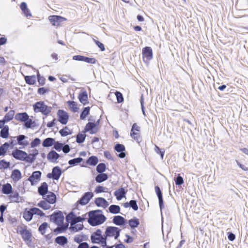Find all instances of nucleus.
<instances>
[{
	"mask_svg": "<svg viewBox=\"0 0 248 248\" xmlns=\"http://www.w3.org/2000/svg\"><path fill=\"white\" fill-rule=\"evenodd\" d=\"M100 210H96L90 211L88 213V223L93 226H95L104 223L106 220L104 215L101 214Z\"/></svg>",
	"mask_w": 248,
	"mask_h": 248,
	"instance_id": "obj_1",
	"label": "nucleus"
},
{
	"mask_svg": "<svg viewBox=\"0 0 248 248\" xmlns=\"http://www.w3.org/2000/svg\"><path fill=\"white\" fill-rule=\"evenodd\" d=\"M33 108L35 112H41L45 115H48L52 110V107L47 106L43 101L37 102L33 105Z\"/></svg>",
	"mask_w": 248,
	"mask_h": 248,
	"instance_id": "obj_2",
	"label": "nucleus"
},
{
	"mask_svg": "<svg viewBox=\"0 0 248 248\" xmlns=\"http://www.w3.org/2000/svg\"><path fill=\"white\" fill-rule=\"evenodd\" d=\"M93 243L101 244L102 247L106 246V237L102 235V232L100 229H97L91 236Z\"/></svg>",
	"mask_w": 248,
	"mask_h": 248,
	"instance_id": "obj_3",
	"label": "nucleus"
},
{
	"mask_svg": "<svg viewBox=\"0 0 248 248\" xmlns=\"http://www.w3.org/2000/svg\"><path fill=\"white\" fill-rule=\"evenodd\" d=\"M130 136L132 139L140 143L142 140L140 135V127L136 123L133 124L130 131Z\"/></svg>",
	"mask_w": 248,
	"mask_h": 248,
	"instance_id": "obj_4",
	"label": "nucleus"
},
{
	"mask_svg": "<svg viewBox=\"0 0 248 248\" xmlns=\"http://www.w3.org/2000/svg\"><path fill=\"white\" fill-rule=\"evenodd\" d=\"M64 217L63 213L60 211L55 212L50 216V221L57 225H60L62 224L64 221Z\"/></svg>",
	"mask_w": 248,
	"mask_h": 248,
	"instance_id": "obj_5",
	"label": "nucleus"
},
{
	"mask_svg": "<svg viewBox=\"0 0 248 248\" xmlns=\"http://www.w3.org/2000/svg\"><path fill=\"white\" fill-rule=\"evenodd\" d=\"M121 230L116 227H108L105 231V236L106 239L108 237L114 236L115 239H117L120 236Z\"/></svg>",
	"mask_w": 248,
	"mask_h": 248,
	"instance_id": "obj_6",
	"label": "nucleus"
},
{
	"mask_svg": "<svg viewBox=\"0 0 248 248\" xmlns=\"http://www.w3.org/2000/svg\"><path fill=\"white\" fill-rule=\"evenodd\" d=\"M48 18L51 24L53 26L56 27L61 26L62 23L67 20L64 17L56 15L50 16Z\"/></svg>",
	"mask_w": 248,
	"mask_h": 248,
	"instance_id": "obj_7",
	"label": "nucleus"
},
{
	"mask_svg": "<svg viewBox=\"0 0 248 248\" xmlns=\"http://www.w3.org/2000/svg\"><path fill=\"white\" fill-rule=\"evenodd\" d=\"M99 124V120H98L96 123H88L84 128V131L89 132L90 134H95L98 130V126Z\"/></svg>",
	"mask_w": 248,
	"mask_h": 248,
	"instance_id": "obj_8",
	"label": "nucleus"
},
{
	"mask_svg": "<svg viewBox=\"0 0 248 248\" xmlns=\"http://www.w3.org/2000/svg\"><path fill=\"white\" fill-rule=\"evenodd\" d=\"M66 220L70 223L77 224L85 220L84 217H77L73 212H70L66 216Z\"/></svg>",
	"mask_w": 248,
	"mask_h": 248,
	"instance_id": "obj_9",
	"label": "nucleus"
},
{
	"mask_svg": "<svg viewBox=\"0 0 248 248\" xmlns=\"http://www.w3.org/2000/svg\"><path fill=\"white\" fill-rule=\"evenodd\" d=\"M57 115L59 122L62 124H66L69 120V115L65 111L59 109L57 111Z\"/></svg>",
	"mask_w": 248,
	"mask_h": 248,
	"instance_id": "obj_10",
	"label": "nucleus"
},
{
	"mask_svg": "<svg viewBox=\"0 0 248 248\" xmlns=\"http://www.w3.org/2000/svg\"><path fill=\"white\" fill-rule=\"evenodd\" d=\"M62 173L61 169L56 166L52 169V173H49L47 174L48 178H52L54 180H58Z\"/></svg>",
	"mask_w": 248,
	"mask_h": 248,
	"instance_id": "obj_11",
	"label": "nucleus"
},
{
	"mask_svg": "<svg viewBox=\"0 0 248 248\" xmlns=\"http://www.w3.org/2000/svg\"><path fill=\"white\" fill-rule=\"evenodd\" d=\"M41 172L40 171H35L29 177L28 181H29L31 185H36L39 181L40 180L41 176Z\"/></svg>",
	"mask_w": 248,
	"mask_h": 248,
	"instance_id": "obj_12",
	"label": "nucleus"
},
{
	"mask_svg": "<svg viewBox=\"0 0 248 248\" xmlns=\"http://www.w3.org/2000/svg\"><path fill=\"white\" fill-rule=\"evenodd\" d=\"M93 194L92 192H87L84 194L82 197L78 201V202L81 205L87 204L90 200L93 197Z\"/></svg>",
	"mask_w": 248,
	"mask_h": 248,
	"instance_id": "obj_13",
	"label": "nucleus"
},
{
	"mask_svg": "<svg viewBox=\"0 0 248 248\" xmlns=\"http://www.w3.org/2000/svg\"><path fill=\"white\" fill-rule=\"evenodd\" d=\"M142 58L146 61H150L153 58V51L150 46H146L142 50Z\"/></svg>",
	"mask_w": 248,
	"mask_h": 248,
	"instance_id": "obj_14",
	"label": "nucleus"
},
{
	"mask_svg": "<svg viewBox=\"0 0 248 248\" xmlns=\"http://www.w3.org/2000/svg\"><path fill=\"white\" fill-rule=\"evenodd\" d=\"M20 233L22 235V237L26 243L27 245H30L31 242V238L32 234L31 232L26 229H22L20 231Z\"/></svg>",
	"mask_w": 248,
	"mask_h": 248,
	"instance_id": "obj_15",
	"label": "nucleus"
},
{
	"mask_svg": "<svg viewBox=\"0 0 248 248\" xmlns=\"http://www.w3.org/2000/svg\"><path fill=\"white\" fill-rule=\"evenodd\" d=\"M126 192L127 191L124 187H121L114 192V195L118 201H120L122 198L125 197Z\"/></svg>",
	"mask_w": 248,
	"mask_h": 248,
	"instance_id": "obj_16",
	"label": "nucleus"
},
{
	"mask_svg": "<svg viewBox=\"0 0 248 248\" xmlns=\"http://www.w3.org/2000/svg\"><path fill=\"white\" fill-rule=\"evenodd\" d=\"M78 98L80 102L84 105L89 103L88 94L86 91L80 92L78 95Z\"/></svg>",
	"mask_w": 248,
	"mask_h": 248,
	"instance_id": "obj_17",
	"label": "nucleus"
},
{
	"mask_svg": "<svg viewBox=\"0 0 248 248\" xmlns=\"http://www.w3.org/2000/svg\"><path fill=\"white\" fill-rule=\"evenodd\" d=\"M155 193L157 195V196L158 198L159 205L160 210H161L162 209L163 207H164L163 200L162 192H161L159 187L158 186H155Z\"/></svg>",
	"mask_w": 248,
	"mask_h": 248,
	"instance_id": "obj_18",
	"label": "nucleus"
},
{
	"mask_svg": "<svg viewBox=\"0 0 248 248\" xmlns=\"http://www.w3.org/2000/svg\"><path fill=\"white\" fill-rule=\"evenodd\" d=\"M38 192L42 196H45L48 192V185L46 183L44 182L41 184V186L38 188Z\"/></svg>",
	"mask_w": 248,
	"mask_h": 248,
	"instance_id": "obj_19",
	"label": "nucleus"
},
{
	"mask_svg": "<svg viewBox=\"0 0 248 248\" xmlns=\"http://www.w3.org/2000/svg\"><path fill=\"white\" fill-rule=\"evenodd\" d=\"M66 104L69 109L73 112H77L78 110V103L74 101H68Z\"/></svg>",
	"mask_w": 248,
	"mask_h": 248,
	"instance_id": "obj_20",
	"label": "nucleus"
},
{
	"mask_svg": "<svg viewBox=\"0 0 248 248\" xmlns=\"http://www.w3.org/2000/svg\"><path fill=\"white\" fill-rule=\"evenodd\" d=\"M95 203L98 207H102L104 208L108 205V202L103 198H97L95 200Z\"/></svg>",
	"mask_w": 248,
	"mask_h": 248,
	"instance_id": "obj_21",
	"label": "nucleus"
},
{
	"mask_svg": "<svg viewBox=\"0 0 248 248\" xmlns=\"http://www.w3.org/2000/svg\"><path fill=\"white\" fill-rule=\"evenodd\" d=\"M11 145V148H13L14 146L13 142L11 141L10 143L5 142L0 147V155H4Z\"/></svg>",
	"mask_w": 248,
	"mask_h": 248,
	"instance_id": "obj_22",
	"label": "nucleus"
},
{
	"mask_svg": "<svg viewBox=\"0 0 248 248\" xmlns=\"http://www.w3.org/2000/svg\"><path fill=\"white\" fill-rule=\"evenodd\" d=\"M44 199L50 204H53L55 203L56 201V195L52 192H48L47 195L46 196V198H44Z\"/></svg>",
	"mask_w": 248,
	"mask_h": 248,
	"instance_id": "obj_23",
	"label": "nucleus"
},
{
	"mask_svg": "<svg viewBox=\"0 0 248 248\" xmlns=\"http://www.w3.org/2000/svg\"><path fill=\"white\" fill-rule=\"evenodd\" d=\"M16 159L32 163L35 159V156H13Z\"/></svg>",
	"mask_w": 248,
	"mask_h": 248,
	"instance_id": "obj_24",
	"label": "nucleus"
},
{
	"mask_svg": "<svg viewBox=\"0 0 248 248\" xmlns=\"http://www.w3.org/2000/svg\"><path fill=\"white\" fill-rule=\"evenodd\" d=\"M57 226L58 227L54 230V232L56 235L62 233L66 230L68 226V224L67 223L66 224H63V223L62 224Z\"/></svg>",
	"mask_w": 248,
	"mask_h": 248,
	"instance_id": "obj_25",
	"label": "nucleus"
},
{
	"mask_svg": "<svg viewBox=\"0 0 248 248\" xmlns=\"http://www.w3.org/2000/svg\"><path fill=\"white\" fill-rule=\"evenodd\" d=\"M32 208H31L29 210H27V209L25 210V211L23 212V217L27 221H31L33 217V216L34 215V214L33 213Z\"/></svg>",
	"mask_w": 248,
	"mask_h": 248,
	"instance_id": "obj_26",
	"label": "nucleus"
},
{
	"mask_svg": "<svg viewBox=\"0 0 248 248\" xmlns=\"http://www.w3.org/2000/svg\"><path fill=\"white\" fill-rule=\"evenodd\" d=\"M125 222V219L121 216H114L113 219V222L118 226L124 225Z\"/></svg>",
	"mask_w": 248,
	"mask_h": 248,
	"instance_id": "obj_27",
	"label": "nucleus"
},
{
	"mask_svg": "<svg viewBox=\"0 0 248 248\" xmlns=\"http://www.w3.org/2000/svg\"><path fill=\"white\" fill-rule=\"evenodd\" d=\"M14 181L16 182L21 178V173L19 170L15 169L13 170L11 176Z\"/></svg>",
	"mask_w": 248,
	"mask_h": 248,
	"instance_id": "obj_28",
	"label": "nucleus"
},
{
	"mask_svg": "<svg viewBox=\"0 0 248 248\" xmlns=\"http://www.w3.org/2000/svg\"><path fill=\"white\" fill-rule=\"evenodd\" d=\"M125 208L131 207L134 211L138 210V206L135 200H131L129 202H126L124 204Z\"/></svg>",
	"mask_w": 248,
	"mask_h": 248,
	"instance_id": "obj_29",
	"label": "nucleus"
},
{
	"mask_svg": "<svg viewBox=\"0 0 248 248\" xmlns=\"http://www.w3.org/2000/svg\"><path fill=\"white\" fill-rule=\"evenodd\" d=\"M84 225L82 223L73 224L70 223V229L76 232L83 229Z\"/></svg>",
	"mask_w": 248,
	"mask_h": 248,
	"instance_id": "obj_30",
	"label": "nucleus"
},
{
	"mask_svg": "<svg viewBox=\"0 0 248 248\" xmlns=\"http://www.w3.org/2000/svg\"><path fill=\"white\" fill-rule=\"evenodd\" d=\"M55 242L60 245L64 246L67 243L68 240L65 236H60L55 238Z\"/></svg>",
	"mask_w": 248,
	"mask_h": 248,
	"instance_id": "obj_31",
	"label": "nucleus"
},
{
	"mask_svg": "<svg viewBox=\"0 0 248 248\" xmlns=\"http://www.w3.org/2000/svg\"><path fill=\"white\" fill-rule=\"evenodd\" d=\"M108 179L107 174L104 173H100L95 177V181L97 183H102Z\"/></svg>",
	"mask_w": 248,
	"mask_h": 248,
	"instance_id": "obj_32",
	"label": "nucleus"
},
{
	"mask_svg": "<svg viewBox=\"0 0 248 248\" xmlns=\"http://www.w3.org/2000/svg\"><path fill=\"white\" fill-rule=\"evenodd\" d=\"M12 187L10 184L7 183L2 186V192L4 194H9L12 193Z\"/></svg>",
	"mask_w": 248,
	"mask_h": 248,
	"instance_id": "obj_33",
	"label": "nucleus"
},
{
	"mask_svg": "<svg viewBox=\"0 0 248 248\" xmlns=\"http://www.w3.org/2000/svg\"><path fill=\"white\" fill-rule=\"evenodd\" d=\"M29 116L27 113H19L16 115L15 118L17 121L24 122L28 119Z\"/></svg>",
	"mask_w": 248,
	"mask_h": 248,
	"instance_id": "obj_34",
	"label": "nucleus"
},
{
	"mask_svg": "<svg viewBox=\"0 0 248 248\" xmlns=\"http://www.w3.org/2000/svg\"><path fill=\"white\" fill-rule=\"evenodd\" d=\"M26 82L29 85H33L35 83L36 78L35 75L27 76L25 77Z\"/></svg>",
	"mask_w": 248,
	"mask_h": 248,
	"instance_id": "obj_35",
	"label": "nucleus"
},
{
	"mask_svg": "<svg viewBox=\"0 0 248 248\" xmlns=\"http://www.w3.org/2000/svg\"><path fill=\"white\" fill-rule=\"evenodd\" d=\"M15 110H11L6 114L3 119L5 121L6 123L8 122L13 119L14 116L15 115Z\"/></svg>",
	"mask_w": 248,
	"mask_h": 248,
	"instance_id": "obj_36",
	"label": "nucleus"
},
{
	"mask_svg": "<svg viewBox=\"0 0 248 248\" xmlns=\"http://www.w3.org/2000/svg\"><path fill=\"white\" fill-rule=\"evenodd\" d=\"M55 143V140L52 138H47L43 142V146L44 147H50L53 145Z\"/></svg>",
	"mask_w": 248,
	"mask_h": 248,
	"instance_id": "obj_37",
	"label": "nucleus"
},
{
	"mask_svg": "<svg viewBox=\"0 0 248 248\" xmlns=\"http://www.w3.org/2000/svg\"><path fill=\"white\" fill-rule=\"evenodd\" d=\"M17 143L23 146H27L28 142L27 141H23L25 139V136L23 135H20L17 137Z\"/></svg>",
	"mask_w": 248,
	"mask_h": 248,
	"instance_id": "obj_38",
	"label": "nucleus"
},
{
	"mask_svg": "<svg viewBox=\"0 0 248 248\" xmlns=\"http://www.w3.org/2000/svg\"><path fill=\"white\" fill-rule=\"evenodd\" d=\"M37 206L42 208L44 210L49 209L51 207L50 203L46 201H41L38 203Z\"/></svg>",
	"mask_w": 248,
	"mask_h": 248,
	"instance_id": "obj_39",
	"label": "nucleus"
},
{
	"mask_svg": "<svg viewBox=\"0 0 248 248\" xmlns=\"http://www.w3.org/2000/svg\"><path fill=\"white\" fill-rule=\"evenodd\" d=\"M114 149L118 152L121 153L119 155H125V154L124 152L125 150V147L123 144H116L115 145Z\"/></svg>",
	"mask_w": 248,
	"mask_h": 248,
	"instance_id": "obj_40",
	"label": "nucleus"
},
{
	"mask_svg": "<svg viewBox=\"0 0 248 248\" xmlns=\"http://www.w3.org/2000/svg\"><path fill=\"white\" fill-rule=\"evenodd\" d=\"M9 196V199L13 202H18L19 200V195L18 192H14Z\"/></svg>",
	"mask_w": 248,
	"mask_h": 248,
	"instance_id": "obj_41",
	"label": "nucleus"
},
{
	"mask_svg": "<svg viewBox=\"0 0 248 248\" xmlns=\"http://www.w3.org/2000/svg\"><path fill=\"white\" fill-rule=\"evenodd\" d=\"M108 210L110 213L115 214L120 213V207L119 205H111L109 207Z\"/></svg>",
	"mask_w": 248,
	"mask_h": 248,
	"instance_id": "obj_42",
	"label": "nucleus"
},
{
	"mask_svg": "<svg viewBox=\"0 0 248 248\" xmlns=\"http://www.w3.org/2000/svg\"><path fill=\"white\" fill-rule=\"evenodd\" d=\"M0 136L2 138L6 139L9 136V127L7 126L2 128L0 132Z\"/></svg>",
	"mask_w": 248,
	"mask_h": 248,
	"instance_id": "obj_43",
	"label": "nucleus"
},
{
	"mask_svg": "<svg viewBox=\"0 0 248 248\" xmlns=\"http://www.w3.org/2000/svg\"><path fill=\"white\" fill-rule=\"evenodd\" d=\"M98 162V159L96 156H91L87 161V163L92 166H95Z\"/></svg>",
	"mask_w": 248,
	"mask_h": 248,
	"instance_id": "obj_44",
	"label": "nucleus"
},
{
	"mask_svg": "<svg viewBox=\"0 0 248 248\" xmlns=\"http://www.w3.org/2000/svg\"><path fill=\"white\" fill-rule=\"evenodd\" d=\"M90 110V107H88L85 108L80 114V119L84 120L86 118V117L89 114Z\"/></svg>",
	"mask_w": 248,
	"mask_h": 248,
	"instance_id": "obj_45",
	"label": "nucleus"
},
{
	"mask_svg": "<svg viewBox=\"0 0 248 248\" xmlns=\"http://www.w3.org/2000/svg\"><path fill=\"white\" fill-rule=\"evenodd\" d=\"M59 133L62 137H65L71 134L69 129L67 126H65L63 128L61 129L59 131Z\"/></svg>",
	"mask_w": 248,
	"mask_h": 248,
	"instance_id": "obj_46",
	"label": "nucleus"
},
{
	"mask_svg": "<svg viewBox=\"0 0 248 248\" xmlns=\"http://www.w3.org/2000/svg\"><path fill=\"white\" fill-rule=\"evenodd\" d=\"M48 227L47 222L43 223L38 228V231L42 234H44L46 233V230Z\"/></svg>",
	"mask_w": 248,
	"mask_h": 248,
	"instance_id": "obj_47",
	"label": "nucleus"
},
{
	"mask_svg": "<svg viewBox=\"0 0 248 248\" xmlns=\"http://www.w3.org/2000/svg\"><path fill=\"white\" fill-rule=\"evenodd\" d=\"M83 159L81 157L75 158L69 160L68 163L71 166H75L78 164L80 163L82 161Z\"/></svg>",
	"mask_w": 248,
	"mask_h": 248,
	"instance_id": "obj_48",
	"label": "nucleus"
},
{
	"mask_svg": "<svg viewBox=\"0 0 248 248\" xmlns=\"http://www.w3.org/2000/svg\"><path fill=\"white\" fill-rule=\"evenodd\" d=\"M10 163L9 162L6 161L3 159L0 161V169L5 170L10 167Z\"/></svg>",
	"mask_w": 248,
	"mask_h": 248,
	"instance_id": "obj_49",
	"label": "nucleus"
},
{
	"mask_svg": "<svg viewBox=\"0 0 248 248\" xmlns=\"http://www.w3.org/2000/svg\"><path fill=\"white\" fill-rule=\"evenodd\" d=\"M86 135L84 133H78L77 136L76 141L78 143H82L85 139Z\"/></svg>",
	"mask_w": 248,
	"mask_h": 248,
	"instance_id": "obj_50",
	"label": "nucleus"
},
{
	"mask_svg": "<svg viewBox=\"0 0 248 248\" xmlns=\"http://www.w3.org/2000/svg\"><path fill=\"white\" fill-rule=\"evenodd\" d=\"M106 165L103 163H99L96 167V171L98 173H103L106 170Z\"/></svg>",
	"mask_w": 248,
	"mask_h": 248,
	"instance_id": "obj_51",
	"label": "nucleus"
},
{
	"mask_svg": "<svg viewBox=\"0 0 248 248\" xmlns=\"http://www.w3.org/2000/svg\"><path fill=\"white\" fill-rule=\"evenodd\" d=\"M128 222L129 226L133 228L137 227L140 224L139 220L137 218L130 219Z\"/></svg>",
	"mask_w": 248,
	"mask_h": 248,
	"instance_id": "obj_52",
	"label": "nucleus"
},
{
	"mask_svg": "<svg viewBox=\"0 0 248 248\" xmlns=\"http://www.w3.org/2000/svg\"><path fill=\"white\" fill-rule=\"evenodd\" d=\"M115 94L116 96L117 102L119 103H122L124 101V97L121 93L119 91H116L115 93Z\"/></svg>",
	"mask_w": 248,
	"mask_h": 248,
	"instance_id": "obj_53",
	"label": "nucleus"
},
{
	"mask_svg": "<svg viewBox=\"0 0 248 248\" xmlns=\"http://www.w3.org/2000/svg\"><path fill=\"white\" fill-rule=\"evenodd\" d=\"M33 213L34 215H37L40 217H44L45 216V214L39 208L36 207H32Z\"/></svg>",
	"mask_w": 248,
	"mask_h": 248,
	"instance_id": "obj_54",
	"label": "nucleus"
},
{
	"mask_svg": "<svg viewBox=\"0 0 248 248\" xmlns=\"http://www.w3.org/2000/svg\"><path fill=\"white\" fill-rule=\"evenodd\" d=\"M175 183L176 185L180 186L184 183V180L182 176L179 174L178 176L174 179Z\"/></svg>",
	"mask_w": 248,
	"mask_h": 248,
	"instance_id": "obj_55",
	"label": "nucleus"
},
{
	"mask_svg": "<svg viewBox=\"0 0 248 248\" xmlns=\"http://www.w3.org/2000/svg\"><path fill=\"white\" fill-rule=\"evenodd\" d=\"M41 143V140L39 138H35L34 139L31 143V147L33 148L38 146Z\"/></svg>",
	"mask_w": 248,
	"mask_h": 248,
	"instance_id": "obj_56",
	"label": "nucleus"
},
{
	"mask_svg": "<svg viewBox=\"0 0 248 248\" xmlns=\"http://www.w3.org/2000/svg\"><path fill=\"white\" fill-rule=\"evenodd\" d=\"M60 80L64 83L68 82L69 79H72L70 75H62L60 78Z\"/></svg>",
	"mask_w": 248,
	"mask_h": 248,
	"instance_id": "obj_57",
	"label": "nucleus"
},
{
	"mask_svg": "<svg viewBox=\"0 0 248 248\" xmlns=\"http://www.w3.org/2000/svg\"><path fill=\"white\" fill-rule=\"evenodd\" d=\"M84 62H85L89 63L94 64L96 62V60L95 58H89L87 57H84Z\"/></svg>",
	"mask_w": 248,
	"mask_h": 248,
	"instance_id": "obj_58",
	"label": "nucleus"
},
{
	"mask_svg": "<svg viewBox=\"0 0 248 248\" xmlns=\"http://www.w3.org/2000/svg\"><path fill=\"white\" fill-rule=\"evenodd\" d=\"M93 41L95 43V44L98 46V47L100 48L101 51H104L105 50L104 45L102 43L95 39H93Z\"/></svg>",
	"mask_w": 248,
	"mask_h": 248,
	"instance_id": "obj_59",
	"label": "nucleus"
},
{
	"mask_svg": "<svg viewBox=\"0 0 248 248\" xmlns=\"http://www.w3.org/2000/svg\"><path fill=\"white\" fill-rule=\"evenodd\" d=\"M105 189H107V188L103 187V186H98L96 187L94 191L96 193H99L103 192H106Z\"/></svg>",
	"mask_w": 248,
	"mask_h": 248,
	"instance_id": "obj_60",
	"label": "nucleus"
},
{
	"mask_svg": "<svg viewBox=\"0 0 248 248\" xmlns=\"http://www.w3.org/2000/svg\"><path fill=\"white\" fill-rule=\"evenodd\" d=\"M20 8L24 13L27 15V13L29 12V10L27 8V4L25 2H23L21 3Z\"/></svg>",
	"mask_w": 248,
	"mask_h": 248,
	"instance_id": "obj_61",
	"label": "nucleus"
},
{
	"mask_svg": "<svg viewBox=\"0 0 248 248\" xmlns=\"http://www.w3.org/2000/svg\"><path fill=\"white\" fill-rule=\"evenodd\" d=\"M28 155L26 153H25L24 151L16 149L14 151H13L12 153V155Z\"/></svg>",
	"mask_w": 248,
	"mask_h": 248,
	"instance_id": "obj_62",
	"label": "nucleus"
},
{
	"mask_svg": "<svg viewBox=\"0 0 248 248\" xmlns=\"http://www.w3.org/2000/svg\"><path fill=\"white\" fill-rule=\"evenodd\" d=\"M60 156H47V159L49 161L53 163H57V159Z\"/></svg>",
	"mask_w": 248,
	"mask_h": 248,
	"instance_id": "obj_63",
	"label": "nucleus"
},
{
	"mask_svg": "<svg viewBox=\"0 0 248 248\" xmlns=\"http://www.w3.org/2000/svg\"><path fill=\"white\" fill-rule=\"evenodd\" d=\"M54 148L55 149H56L57 151L60 152L62 150V148L63 144L61 143H59L58 142H57L56 143H54Z\"/></svg>",
	"mask_w": 248,
	"mask_h": 248,
	"instance_id": "obj_64",
	"label": "nucleus"
}]
</instances>
